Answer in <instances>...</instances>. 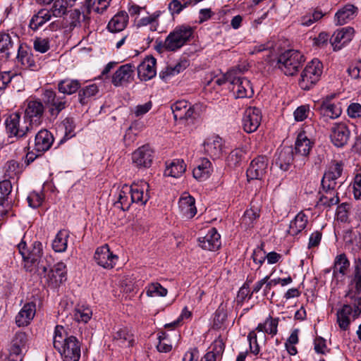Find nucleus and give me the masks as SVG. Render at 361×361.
<instances>
[{
    "label": "nucleus",
    "mask_w": 361,
    "mask_h": 361,
    "mask_svg": "<svg viewBox=\"0 0 361 361\" xmlns=\"http://www.w3.org/2000/svg\"><path fill=\"white\" fill-rule=\"evenodd\" d=\"M17 247L23 258V267L27 272L45 274L53 263L51 256L44 255L42 243L35 240L28 245L25 234Z\"/></svg>",
    "instance_id": "1"
},
{
    "label": "nucleus",
    "mask_w": 361,
    "mask_h": 361,
    "mask_svg": "<svg viewBox=\"0 0 361 361\" xmlns=\"http://www.w3.org/2000/svg\"><path fill=\"white\" fill-rule=\"evenodd\" d=\"M149 185L145 181H141L139 184H133L129 188L125 186L119 192L118 201L115 206L123 211H127L132 202L145 205L149 198L148 194Z\"/></svg>",
    "instance_id": "2"
},
{
    "label": "nucleus",
    "mask_w": 361,
    "mask_h": 361,
    "mask_svg": "<svg viewBox=\"0 0 361 361\" xmlns=\"http://www.w3.org/2000/svg\"><path fill=\"white\" fill-rule=\"evenodd\" d=\"M193 32V28L190 25L177 26L169 34L164 42L159 43V47L166 51H175L190 39Z\"/></svg>",
    "instance_id": "3"
},
{
    "label": "nucleus",
    "mask_w": 361,
    "mask_h": 361,
    "mask_svg": "<svg viewBox=\"0 0 361 361\" xmlns=\"http://www.w3.org/2000/svg\"><path fill=\"white\" fill-rule=\"evenodd\" d=\"M305 56L298 51L289 49L277 58L276 66L286 75H294L305 62Z\"/></svg>",
    "instance_id": "4"
},
{
    "label": "nucleus",
    "mask_w": 361,
    "mask_h": 361,
    "mask_svg": "<svg viewBox=\"0 0 361 361\" xmlns=\"http://www.w3.org/2000/svg\"><path fill=\"white\" fill-rule=\"evenodd\" d=\"M4 125L8 137H15L17 140L25 137L34 128L25 117L22 118L19 113L10 114L6 118Z\"/></svg>",
    "instance_id": "5"
},
{
    "label": "nucleus",
    "mask_w": 361,
    "mask_h": 361,
    "mask_svg": "<svg viewBox=\"0 0 361 361\" xmlns=\"http://www.w3.org/2000/svg\"><path fill=\"white\" fill-rule=\"evenodd\" d=\"M322 72V63L317 59H312L301 73L300 87L302 90H309L319 80Z\"/></svg>",
    "instance_id": "6"
},
{
    "label": "nucleus",
    "mask_w": 361,
    "mask_h": 361,
    "mask_svg": "<svg viewBox=\"0 0 361 361\" xmlns=\"http://www.w3.org/2000/svg\"><path fill=\"white\" fill-rule=\"evenodd\" d=\"M279 322V318H273L269 315L264 322L259 323L255 330L249 333L247 340L250 343V348L252 353L257 355L259 352V347L257 341L256 331L263 332L274 336L276 335L278 332Z\"/></svg>",
    "instance_id": "7"
},
{
    "label": "nucleus",
    "mask_w": 361,
    "mask_h": 361,
    "mask_svg": "<svg viewBox=\"0 0 361 361\" xmlns=\"http://www.w3.org/2000/svg\"><path fill=\"white\" fill-rule=\"evenodd\" d=\"M361 314V296L357 295L355 298L353 307L350 305H344L337 311V323L340 329L343 331L348 329L351 322L350 317L353 319H356Z\"/></svg>",
    "instance_id": "8"
},
{
    "label": "nucleus",
    "mask_w": 361,
    "mask_h": 361,
    "mask_svg": "<svg viewBox=\"0 0 361 361\" xmlns=\"http://www.w3.org/2000/svg\"><path fill=\"white\" fill-rule=\"evenodd\" d=\"M44 104L48 107L50 115L56 118L59 113L68 106L66 96H59L52 90H45L42 94Z\"/></svg>",
    "instance_id": "9"
},
{
    "label": "nucleus",
    "mask_w": 361,
    "mask_h": 361,
    "mask_svg": "<svg viewBox=\"0 0 361 361\" xmlns=\"http://www.w3.org/2000/svg\"><path fill=\"white\" fill-rule=\"evenodd\" d=\"M44 112V102L40 99H30L25 111V118L33 127L39 126L43 119Z\"/></svg>",
    "instance_id": "10"
},
{
    "label": "nucleus",
    "mask_w": 361,
    "mask_h": 361,
    "mask_svg": "<svg viewBox=\"0 0 361 361\" xmlns=\"http://www.w3.org/2000/svg\"><path fill=\"white\" fill-rule=\"evenodd\" d=\"M57 350L61 355L63 361H78L80 357V344L73 336L65 338V343Z\"/></svg>",
    "instance_id": "11"
},
{
    "label": "nucleus",
    "mask_w": 361,
    "mask_h": 361,
    "mask_svg": "<svg viewBox=\"0 0 361 361\" xmlns=\"http://www.w3.org/2000/svg\"><path fill=\"white\" fill-rule=\"evenodd\" d=\"M261 121V110L255 106L247 107L242 118L243 128L247 133H253L257 130Z\"/></svg>",
    "instance_id": "12"
},
{
    "label": "nucleus",
    "mask_w": 361,
    "mask_h": 361,
    "mask_svg": "<svg viewBox=\"0 0 361 361\" xmlns=\"http://www.w3.org/2000/svg\"><path fill=\"white\" fill-rule=\"evenodd\" d=\"M319 114V123L324 126L328 123L330 120L338 118L342 114V108L340 102L327 103V102H322L317 108Z\"/></svg>",
    "instance_id": "13"
},
{
    "label": "nucleus",
    "mask_w": 361,
    "mask_h": 361,
    "mask_svg": "<svg viewBox=\"0 0 361 361\" xmlns=\"http://www.w3.org/2000/svg\"><path fill=\"white\" fill-rule=\"evenodd\" d=\"M268 159L265 156H258L250 163L247 169L248 180H261L265 176L268 169Z\"/></svg>",
    "instance_id": "14"
},
{
    "label": "nucleus",
    "mask_w": 361,
    "mask_h": 361,
    "mask_svg": "<svg viewBox=\"0 0 361 361\" xmlns=\"http://www.w3.org/2000/svg\"><path fill=\"white\" fill-rule=\"evenodd\" d=\"M350 131L344 123H336L333 125L330 138L331 142L337 147L345 145L350 138Z\"/></svg>",
    "instance_id": "15"
},
{
    "label": "nucleus",
    "mask_w": 361,
    "mask_h": 361,
    "mask_svg": "<svg viewBox=\"0 0 361 361\" xmlns=\"http://www.w3.org/2000/svg\"><path fill=\"white\" fill-rule=\"evenodd\" d=\"M328 188L326 185H322L318 192L317 207H322L327 209L338 204L339 197L336 188Z\"/></svg>",
    "instance_id": "16"
},
{
    "label": "nucleus",
    "mask_w": 361,
    "mask_h": 361,
    "mask_svg": "<svg viewBox=\"0 0 361 361\" xmlns=\"http://www.w3.org/2000/svg\"><path fill=\"white\" fill-rule=\"evenodd\" d=\"M66 266L62 262H58L53 267L51 265L44 274L47 281L53 286H59L66 280Z\"/></svg>",
    "instance_id": "17"
},
{
    "label": "nucleus",
    "mask_w": 361,
    "mask_h": 361,
    "mask_svg": "<svg viewBox=\"0 0 361 361\" xmlns=\"http://www.w3.org/2000/svg\"><path fill=\"white\" fill-rule=\"evenodd\" d=\"M153 154L149 145H143L132 154L133 163L137 168H149L152 163Z\"/></svg>",
    "instance_id": "18"
},
{
    "label": "nucleus",
    "mask_w": 361,
    "mask_h": 361,
    "mask_svg": "<svg viewBox=\"0 0 361 361\" xmlns=\"http://www.w3.org/2000/svg\"><path fill=\"white\" fill-rule=\"evenodd\" d=\"M94 259L99 266L106 269H112L116 264L118 257L110 251L109 245L106 244L96 250Z\"/></svg>",
    "instance_id": "19"
},
{
    "label": "nucleus",
    "mask_w": 361,
    "mask_h": 361,
    "mask_svg": "<svg viewBox=\"0 0 361 361\" xmlns=\"http://www.w3.org/2000/svg\"><path fill=\"white\" fill-rule=\"evenodd\" d=\"M135 67L132 63H126L121 66L112 76V83L116 87L122 86L130 83L133 80Z\"/></svg>",
    "instance_id": "20"
},
{
    "label": "nucleus",
    "mask_w": 361,
    "mask_h": 361,
    "mask_svg": "<svg viewBox=\"0 0 361 361\" xmlns=\"http://www.w3.org/2000/svg\"><path fill=\"white\" fill-rule=\"evenodd\" d=\"M204 152L212 159H218L223 154L224 142L219 135H213L206 138L203 143Z\"/></svg>",
    "instance_id": "21"
},
{
    "label": "nucleus",
    "mask_w": 361,
    "mask_h": 361,
    "mask_svg": "<svg viewBox=\"0 0 361 361\" xmlns=\"http://www.w3.org/2000/svg\"><path fill=\"white\" fill-rule=\"evenodd\" d=\"M343 172V164L341 162H334L324 173L321 185H326L328 188H336L337 180L341 176Z\"/></svg>",
    "instance_id": "22"
},
{
    "label": "nucleus",
    "mask_w": 361,
    "mask_h": 361,
    "mask_svg": "<svg viewBox=\"0 0 361 361\" xmlns=\"http://www.w3.org/2000/svg\"><path fill=\"white\" fill-rule=\"evenodd\" d=\"M12 184L8 180L0 182V215H6L12 207Z\"/></svg>",
    "instance_id": "23"
},
{
    "label": "nucleus",
    "mask_w": 361,
    "mask_h": 361,
    "mask_svg": "<svg viewBox=\"0 0 361 361\" xmlns=\"http://www.w3.org/2000/svg\"><path fill=\"white\" fill-rule=\"evenodd\" d=\"M156 59L152 56H147L144 61L137 67V75L141 80L147 81L155 77Z\"/></svg>",
    "instance_id": "24"
},
{
    "label": "nucleus",
    "mask_w": 361,
    "mask_h": 361,
    "mask_svg": "<svg viewBox=\"0 0 361 361\" xmlns=\"http://www.w3.org/2000/svg\"><path fill=\"white\" fill-rule=\"evenodd\" d=\"M354 29L351 27H343L336 31L330 39L334 50H340L352 39Z\"/></svg>",
    "instance_id": "25"
},
{
    "label": "nucleus",
    "mask_w": 361,
    "mask_h": 361,
    "mask_svg": "<svg viewBox=\"0 0 361 361\" xmlns=\"http://www.w3.org/2000/svg\"><path fill=\"white\" fill-rule=\"evenodd\" d=\"M199 245L205 250L215 251L221 246V236L215 228H211L204 237L198 238Z\"/></svg>",
    "instance_id": "26"
},
{
    "label": "nucleus",
    "mask_w": 361,
    "mask_h": 361,
    "mask_svg": "<svg viewBox=\"0 0 361 361\" xmlns=\"http://www.w3.org/2000/svg\"><path fill=\"white\" fill-rule=\"evenodd\" d=\"M36 313V305L33 302L25 303L16 316V324L18 327L27 326Z\"/></svg>",
    "instance_id": "27"
},
{
    "label": "nucleus",
    "mask_w": 361,
    "mask_h": 361,
    "mask_svg": "<svg viewBox=\"0 0 361 361\" xmlns=\"http://www.w3.org/2000/svg\"><path fill=\"white\" fill-rule=\"evenodd\" d=\"M52 134L46 129L39 130L35 138V150L40 154L49 150L54 142Z\"/></svg>",
    "instance_id": "28"
},
{
    "label": "nucleus",
    "mask_w": 361,
    "mask_h": 361,
    "mask_svg": "<svg viewBox=\"0 0 361 361\" xmlns=\"http://www.w3.org/2000/svg\"><path fill=\"white\" fill-rule=\"evenodd\" d=\"M231 85L232 91L236 98H250L254 94L250 81L247 78L235 80Z\"/></svg>",
    "instance_id": "29"
},
{
    "label": "nucleus",
    "mask_w": 361,
    "mask_h": 361,
    "mask_svg": "<svg viewBox=\"0 0 361 361\" xmlns=\"http://www.w3.org/2000/svg\"><path fill=\"white\" fill-rule=\"evenodd\" d=\"M178 208L185 219H192L197 213L195 198L190 195L181 196L178 201Z\"/></svg>",
    "instance_id": "30"
},
{
    "label": "nucleus",
    "mask_w": 361,
    "mask_h": 361,
    "mask_svg": "<svg viewBox=\"0 0 361 361\" xmlns=\"http://www.w3.org/2000/svg\"><path fill=\"white\" fill-rule=\"evenodd\" d=\"M293 161V151L290 147H283L276 154L275 164L283 171L289 169Z\"/></svg>",
    "instance_id": "31"
},
{
    "label": "nucleus",
    "mask_w": 361,
    "mask_h": 361,
    "mask_svg": "<svg viewBox=\"0 0 361 361\" xmlns=\"http://www.w3.org/2000/svg\"><path fill=\"white\" fill-rule=\"evenodd\" d=\"M352 286L348 292L350 298H355L361 293V258L355 259L354 261V271L350 281Z\"/></svg>",
    "instance_id": "32"
},
{
    "label": "nucleus",
    "mask_w": 361,
    "mask_h": 361,
    "mask_svg": "<svg viewBox=\"0 0 361 361\" xmlns=\"http://www.w3.org/2000/svg\"><path fill=\"white\" fill-rule=\"evenodd\" d=\"M357 8L352 4H347L339 9L335 14V23L337 25H344L353 20L357 15Z\"/></svg>",
    "instance_id": "33"
},
{
    "label": "nucleus",
    "mask_w": 361,
    "mask_h": 361,
    "mask_svg": "<svg viewBox=\"0 0 361 361\" xmlns=\"http://www.w3.org/2000/svg\"><path fill=\"white\" fill-rule=\"evenodd\" d=\"M27 341V338L25 332H17L11 343L9 348L10 355H20L26 348Z\"/></svg>",
    "instance_id": "34"
},
{
    "label": "nucleus",
    "mask_w": 361,
    "mask_h": 361,
    "mask_svg": "<svg viewBox=\"0 0 361 361\" xmlns=\"http://www.w3.org/2000/svg\"><path fill=\"white\" fill-rule=\"evenodd\" d=\"M312 146L313 142L307 138L305 133H300L295 144L296 155H300L307 159Z\"/></svg>",
    "instance_id": "35"
},
{
    "label": "nucleus",
    "mask_w": 361,
    "mask_h": 361,
    "mask_svg": "<svg viewBox=\"0 0 361 361\" xmlns=\"http://www.w3.org/2000/svg\"><path fill=\"white\" fill-rule=\"evenodd\" d=\"M128 14L125 11L118 12L109 22L107 28L111 32H121L126 27Z\"/></svg>",
    "instance_id": "36"
},
{
    "label": "nucleus",
    "mask_w": 361,
    "mask_h": 361,
    "mask_svg": "<svg viewBox=\"0 0 361 361\" xmlns=\"http://www.w3.org/2000/svg\"><path fill=\"white\" fill-rule=\"evenodd\" d=\"M307 216L303 212H300L289 224L288 233L290 235H296L303 231L307 224Z\"/></svg>",
    "instance_id": "37"
},
{
    "label": "nucleus",
    "mask_w": 361,
    "mask_h": 361,
    "mask_svg": "<svg viewBox=\"0 0 361 361\" xmlns=\"http://www.w3.org/2000/svg\"><path fill=\"white\" fill-rule=\"evenodd\" d=\"M113 338L116 344L121 347H130L134 342L133 334L126 327L116 331Z\"/></svg>",
    "instance_id": "38"
},
{
    "label": "nucleus",
    "mask_w": 361,
    "mask_h": 361,
    "mask_svg": "<svg viewBox=\"0 0 361 361\" xmlns=\"http://www.w3.org/2000/svg\"><path fill=\"white\" fill-rule=\"evenodd\" d=\"M57 86L59 92L63 94L71 95L80 89L81 83L78 80L66 78L60 80Z\"/></svg>",
    "instance_id": "39"
},
{
    "label": "nucleus",
    "mask_w": 361,
    "mask_h": 361,
    "mask_svg": "<svg viewBox=\"0 0 361 361\" xmlns=\"http://www.w3.org/2000/svg\"><path fill=\"white\" fill-rule=\"evenodd\" d=\"M350 267V261L345 254L342 253L337 255L334 259L333 267V276L338 277V274L345 276Z\"/></svg>",
    "instance_id": "40"
},
{
    "label": "nucleus",
    "mask_w": 361,
    "mask_h": 361,
    "mask_svg": "<svg viewBox=\"0 0 361 361\" xmlns=\"http://www.w3.org/2000/svg\"><path fill=\"white\" fill-rule=\"evenodd\" d=\"M51 18V14L49 11L41 9L32 17L30 20L29 27L32 30L36 31L43 26L47 22L50 20Z\"/></svg>",
    "instance_id": "41"
},
{
    "label": "nucleus",
    "mask_w": 361,
    "mask_h": 361,
    "mask_svg": "<svg viewBox=\"0 0 361 361\" xmlns=\"http://www.w3.org/2000/svg\"><path fill=\"white\" fill-rule=\"evenodd\" d=\"M212 171V164L207 159H203L200 164L193 169V177L200 181H202L209 178Z\"/></svg>",
    "instance_id": "42"
},
{
    "label": "nucleus",
    "mask_w": 361,
    "mask_h": 361,
    "mask_svg": "<svg viewBox=\"0 0 361 361\" xmlns=\"http://www.w3.org/2000/svg\"><path fill=\"white\" fill-rule=\"evenodd\" d=\"M186 165L183 159H176L173 161L164 171V175L178 178L185 171Z\"/></svg>",
    "instance_id": "43"
},
{
    "label": "nucleus",
    "mask_w": 361,
    "mask_h": 361,
    "mask_svg": "<svg viewBox=\"0 0 361 361\" xmlns=\"http://www.w3.org/2000/svg\"><path fill=\"white\" fill-rule=\"evenodd\" d=\"M99 92V88L96 84L87 85L78 91V101L82 105L87 104L90 99L96 95Z\"/></svg>",
    "instance_id": "44"
},
{
    "label": "nucleus",
    "mask_w": 361,
    "mask_h": 361,
    "mask_svg": "<svg viewBox=\"0 0 361 361\" xmlns=\"http://www.w3.org/2000/svg\"><path fill=\"white\" fill-rule=\"evenodd\" d=\"M68 236V233L66 230L58 232L52 243V247L55 252H63L66 250Z\"/></svg>",
    "instance_id": "45"
},
{
    "label": "nucleus",
    "mask_w": 361,
    "mask_h": 361,
    "mask_svg": "<svg viewBox=\"0 0 361 361\" xmlns=\"http://www.w3.org/2000/svg\"><path fill=\"white\" fill-rule=\"evenodd\" d=\"M17 58L25 68H30L32 71L38 69V65L35 62L32 54L23 50L21 46L18 48Z\"/></svg>",
    "instance_id": "46"
},
{
    "label": "nucleus",
    "mask_w": 361,
    "mask_h": 361,
    "mask_svg": "<svg viewBox=\"0 0 361 361\" xmlns=\"http://www.w3.org/2000/svg\"><path fill=\"white\" fill-rule=\"evenodd\" d=\"M92 316V311L85 305H78L75 307L73 317L78 322L87 323Z\"/></svg>",
    "instance_id": "47"
},
{
    "label": "nucleus",
    "mask_w": 361,
    "mask_h": 361,
    "mask_svg": "<svg viewBox=\"0 0 361 361\" xmlns=\"http://www.w3.org/2000/svg\"><path fill=\"white\" fill-rule=\"evenodd\" d=\"M259 216L257 211L253 209H247L241 218L240 226L245 229L253 227Z\"/></svg>",
    "instance_id": "48"
},
{
    "label": "nucleus",
    "mask_w": 361,
    "mask_h": 361,
    "mask_svg": "<svg viewBox=\"0 0 361 361\" xmlns=\"http://www.w3.org/2000/svg\"><path fill=\"white\" fill-rule=\"evenodd\" d=\"M21 173L20 164L15 161L11 160L7 161L5 165L4 176L8 179H14Z\"/></svg>",
    "instance_id": "49"
},
{
    "label": "nucleus",
    "mask_w": 361,
    "mask_h": 361,
    "mask_svg": "<svg viewBox=\"0 0 361 361\" xmlns=\"http://www.w3.org/2000/svg\"><path fill=\"white\" fill-rule=\"evenodd\" d=\"M146 294L149 297H164L167 295L168 290L159 283H152L146 288Z\"/></svg>",
    "instance_id": "50"
},
{
    "label": "nucleus",
    "mask_w": 361,
    "mask_h": 361,
    "mask_svg": "<svg viewBox=\"0 0 361 361\" xmlns=\"http://www.w3.org/2000/svg\"><path fill=\"white\" fill-rule=\"evenodd\" d=\"M81 18H82V20L85 22V23H87L90 20L89 13H82L78 8L73 10L70 13L71 27H75L80 26Z\"/></svg>",
    "instance_id": "51"
},
{
    "label": "nucleus",
    "mask_w": 361,
    "mask_h": 361,
    "mask_svg": "<svg viewBox=\"0 0 361 361\" xmlns=\"http://www.w3.org/2000/svg\"><path fill=\"white\" fill-rule=\"evenodd\" d=\"M67 0H55L49 11L54 17H61L67 13Z\"/></svg>",
    "instance_id": "52"
},
{
    "label": "nucleus",
    "mask_w": 361,
    "mask_h": 361,
    "mask_svg": "<svg viewBox=\"0 0 361 361\" xmlns=\"http://www.w3.org/2000/svg\"><path fill=\"white\" fill-rule=\"evenodd\" d=\"M188 106V102L185 100L178 101L171 106L173 118L176 121L183 120V116L185 115L184 111H185Z\"/></svg>",
    "instance_id": "53"
},
{
    "label": "nucleus",
    "mask_w": 361,
    "mask_h": 361,
    "mask_svg": "<svg viewBox=\"0 0 361 361\" xmlns=\"http://www.w3.org/2000/svg\"><path fill=\"white\" fill-rule=\"evenodd\" d=\"M249 66L246 63H243L241 64H238L228 71V77L229 78H233V80H236L237 79L245 78L242 77L246 71H248Z\"/></svg>",
    "instance_id": "54"
},
{
    "label": "nucleus",
    "mask_w": 361,
    "mask_h": 361,
    "mask_svg": "<svg viewBox=\"0 0 361 361\" xmlns=\"http://www.w3.org/2000/svg\"><path fill=\"white\" fill-rule=\"evenodd\" d=\"M11 37L6 33H0V53H5L7 57L10 56L9 50L13 47Z\"/></svg>",
    "instance_id": "55"
},
{
    "label": "nucleus",
    "mask_w": 361,
    "mask_h": 361,
    "mask_svg": "<svg viewBox=\"0 0 361 361\" xmlns=\"http://www.w3.org/2000/svg\"><path fill=\"white\" fill-rule=\"evenodd\" d=\"M34 49L39 53L44 54L50 49V40L49 38L37 37L33 40Z\"/></svg>",
    "instance_id": "56"
},
{
    "label": "nucleus",
    "mask_w": 361,
    "mask_h": 361,
    "mask_svg": "<svg viewBox=\"0 0 361 361\" xmlns=\"http://www.w3.org/2000/svg\"><path fill=\"white\" fill-rule=\"evenodd\" d=\"M64 128L65 133L63 139L61 140L60 143H62L65 140H68L75 136V123L72 118H66L62 123Z\"/></svg>",
    "instance_id": "57"
},
{
    "label": "nucleus",
    "mask_w": 361,
    "mask_h": 361,
    "mask_svg": "<svg viewBox=\"0 0 361 361\" xmlns=\"http://www.w3.org/2000/svg\"><path fill=\"white\" fill-rule=\"evenodd\" d=\"M64 333L63 327L61 326H56L54 331V336L53 340L54 347L56 349H61L62 345L65 343V338L63 334Z\"/></svg>",
    "instance_id": "58"
},
{
    "label": "nucleus",
    "mask_w": 361,
    "mask_h": 361,
    "mask_svg": "<svg viewBox=\"0 0 361 361\" xmlns=\"http://www.w3.org/2000/svg\"><path fill=\"white\" fill-rule=\"evenodd\" d=\"M212 350L207 353L213 355V357L216 359V356L222 355L225 349V343L223 338L219 336L212 344Z\"/></svg>",
    "instance_id": "59"
},
{
    "label": "nucleus",
    "mask_w": 361,
    "mask_h": 361,
    "mask_svg": "<svg viewBox=\"0 0 361 361\" xmlns=\"http://www.w3.org/2000/svg\"><path fill=\"white\" fill-rule=\"evenodd\" d=\"M245 152L241 149H233L227 158V161L230 166H236L242 160Z\"/></svg>",
    "instance_id": "60"
},
{
    "label": "nucleus",
    "mask_w": 361,
    "mask_h": 361,
    "mask_svg": "<svg viewBox=\"0 0 361 361\" xmlns=\"http://www.w3.org/2000/svg\"><path fill=\"white\" fill-rule=\"evenodd\" d=\"M159 343L157 345V348L158 351L161 353H168L171 350L172 345L166 342V334L164 332H161L158 336Z\"/></svg>",
    "instance_id": "61"
},
{
    "label": "nucleus",
    "mask_w": 361,
    "mask_h": 361,
    "mask_svg": "<svg viewBox=\"0 0 361 361\" xmlns=\"http://www.w3.org/2000/svg\"><path fill=\"white\" fill-rule=\"evenodd\" d=\"M347 71L351 78L355 80L361 78V61L352 63Z\"/></svg>",
    "instance_id": "62"
},
{
    "label": "nucleus",
    "mask_w": 361,
    "mask_h": 361,
    "mask_svg": "<svg viewBox=\"0 0 361 361\" xmlns=\"http://www.w3.org/2000/svg\"><path fill=\"white\" fill-rule=\"evenodd\" d=\"M27 200L30 207L37 208L42 204L43 197L40 194L33 192L28 195Z\"/></svg>",
    "instance_id": "63"
},
{
    "label": "nucleus",
    "mask_w": 361,
    "mask_h": 361,
    "mask_svg": "<svg viewBox=\"0 0 361 361\" xmlns=\"http://www.w3.org/2000/svg\"><path fill=\"white\" fill-rule=\"evenodd\" d=\"M262 245L261 247H258L256 248L252 253V257L253 259L254 262L258 264L259 267L264 263L266 259V252L264 251L262 248Z\"/></svg>",
    "instance_id": "64"
}]
</instances>
